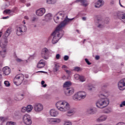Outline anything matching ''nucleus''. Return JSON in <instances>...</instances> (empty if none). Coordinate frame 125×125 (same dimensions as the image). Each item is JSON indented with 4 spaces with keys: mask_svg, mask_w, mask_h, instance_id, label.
<instances>
[{
    "mask_svg": "<svg viewBox=\"0 0 125 125\" xmlns=\"http://www.w3.org/2000/svg\"><path fill=\"white\" fill-rule=\"evenodd\" d=\"M85 61L86 63H87V64L88 65H91V63H90V62H89V61H88V59H85Z\"/></svg>",
    "mask_w": 125,
    "mask_h": 125,
    "instance_id": "8fccbe9b",
    "label": "nucleus"
},
{
    "mask_svg": "<svg viewBox=\"0 0 125 125\" xmlns=\"http://www.w3.org/2000/svg\"><path fill=\"white\" fill-rule=\"evenodd\" d=\"M63 125H72V123L70 121H66L64 123Z\"/></svg>",
    "mask_w": 125,
    "mask_h": 125,
    "instance_id": "c03bdc74",
    "label": "nucleus"
},
{
    "mask_svg": "<svg viewBox=\"0 0 125 125\" xmlns=\"http://www.w3.org/2000/svg\"><path fill=\"white\" fill-rule=\"evenodd\" d=\"M11 12V10H10V9H6L3 12V14H8V13H10Z\"/></svg>",
    "mask_w": 125,
    "mask_h": 125,
    "instance_id": "e433bc0d",
    "label": "nucleus"
},
{
    "mask_svg": "<svg viewBox=\"0 0 125 125\" xmlns=\"http://www.w3.org/2000/svg\"><path fill=\"white\" fill-rule=\"evenodd\" d=\"M81 70V68L80 67H76L74 69V71H77V72H79V71Z\"/></svg>",
    "mask_w": 125,
    "mask_h": 125,
    "instance_id": "09e8293b",
    "label": "nucleus"
},
{
    "mask_svg": "<svg viewBox=\"0 0 125 125\" xmlns=\"http://www.w3.org/2000/svg\"><path fill=\"white\" fill-rule=\"evenodd\" d=\"M111 112H112V110H110V109H106L104 111V113L105 114H110V113H111Z\"/></svg>",
    "mask_w": 125,
    "mask_h": 125,
    "instance_id": "ea45409f",
    "label": "nucleus"
},
{
    "mask_svg": "<svg viewBox=\"0 0 125 125\" xmlns=\"http://www.w3.org/2000/svg\"><path fill=\"white\" fill-rule=\"evenodd\" d=\"M110 101L107 98H102L96 102V105L98 108L102 109L103 108L107 107Z\"/></svg>",
    "mask_w": 125,
    "mask_h": 125,
    "instance_id": "f03ea898",
    "label": "nucleus"
},
{
    "mask_svg": "<svg viewBox=\"0 0 125 125\" xmlns=\"http://www.w3.org/2000/svg\"><path fill=\"white\" fill-rule=\"evenodd\" d=\"M82 20H83V21H85L86 20V18L85 17H83L82 18Z\"/></svg>",
    "mask_w": 125,
    "mask_h": 125,
    "instance_id": "13d9d810",
    "label": "nucleus"
},
{
    "mask_svg": "<svg viewBox=\"0 0 125 125\" xmlns=\"http://www.w3.org/2000/svg\"><path fill=\"white\" fill-rule=\"evenodd\" d=\"M57 0H46V2L48 4H54L56 3Z\"/></svg>",
    "mask_w": 125,
    "mask_h": 125,
    "instance_id": "2f4dec72",
    "label": "nucleus"
},
{
    "mask_svg": "<svg viewBox=\"0 0 125 125\" xmlns=\"http://www.w3.org/2000/svg\"><path fill=\"white\" fill-rule=\"evenodd\" d=\"M58 15L61 18L62 20H63V18L65 17V14H64V11L60 12L58 13Z\"/></svg>",
    "mask_w": 125,
    "mask_h": 125,
    "instance_id": "7c9ffc66",
    "label": "nucleus"
},
{
    "mask_svg": "<svg viewBox=\"0 0 125 125\" xmlns=\"http://www.w3.org/2000/svg\"><path fill=\"white\" fill-rule=\"evenodd\" d=\"M73 100H75V101H78V100H81V99L80 97L79 96V94L78 93L75 94L73 96Z\"/></svg>",
    "mask_w": 125,
    "mask_h": 125,
    "instance_id": "bb28decb",
    "label": "nucleus"
},
{
    "mask_svg": "<svg viewBox=\"0 0 125 125\" xmlns=\"http://www.w3.org/2000/svg\"><path fill=\"white\" fill-rule=\"evenodd\" d=\"M54 65L55 66L53 68V71L55 73H56V72H58V71H59L60 65H59V63L57 62H54Z\"/></svg>",
    "mask_w": 125,
    "mask_h": 125,
    "instance_id": "412c9836",
    "label": "nucleus"
},
{
    "mask_svg": "<svg viewBox=\"0 0 125 125\" xmlns=\"http://www.w3.org/2000/svg\"><path fill=\"white\" fill-rule=\"evenodd\" d=\"M33 109H34V106L31 104H29L26 106V112L30 113V112H32Z\"/></svg>",
    "mask_w": 125,
    "mask_h": 125,
    "instance_id": "5701e85b",
    "label": "nucleus"
},
{
    "mask_svg": "<svg viewBox=\"0 0 125 125\" xmlns=\"http://www.w3.org/2000/svg\"><path fill=\"white\" fill-rule=\"evenodd\" d=\"M2 70L3 74L4 75H5V76H8V75L10 74V72H11V71L10 70V68H9L8 66L3 67Z\"/></svg>",
    "mask_w": 125,
    "mask_h": 125,
    "instance_id": "dca6fc26",
    "label": "nucleus"
},
{
    "mask_svg": "<svg viewBox=\"0 0 125 125\" xmlns=\"http://www.w3.org/2000/svg\"><path fill=\"white\" fill-rule=\"evenodd\" d=\"M74 110H70L67 112V116H68V117H70V116H72L73 114H74Z\"/></svg>",
    "mask_w": 125,
    "mask_h": 125,
    "instance_id": "72a5a7b5",
    "label": "nucleus"
},
{
    "mask_svg": "<svg viewBox=\"0 0 125 125\" xmlns=\"http://www.w3.org/2000/svg\"><path fill=\"white\" fill-rule=\"evenodd\" d=\"M103 5H104V1H103V0H99L96 2L95 7L96 8H99L102 6H103Z\"/></svg>",
    "mask_w": 125,
    "mask_h": 125,
    "instance_id": "2eb2a0df",
    "label": "nucleus"
},
{
    "mask_svg": "<svg viewBox=\"0 0 125 125\" xmlns=\"http://www.w3.org/2000/svg\"><path fill=\"white\" fill-rule=\"evenodd\" d=\"M100 59V57H99V56H96L95 57L96 60H99Z\"/></svg>",
    "mask_w": 125,
    "mask_h": 125,
    "instance_id": "864d4df0",
    "label": "nucleus"
},
{
    "mask_svg": "<svg viewBox=\"0 0 125 125\" xmlns=\"http://www.w3.org/2000/svg\"><path fill=\"white\" fill-rule=\"evenodd\" d=\"M76 2H81L82 5L85 7L88 5V2L86 0H76Z\"/></svg>",
    "mask_w": 125,
    "mask_h": 125,
    "instance_id": "aec40b11",
    "label": "nucleus"
},
{
    "mask_svg": "<svg viewBox=\"0 0 125 125\" xmlns=\"http://www.w3.org/2000/svg\"><path fill=\"white\" fill-rule=\"evenodd\" d=\"M77 93L78 94L79 98H80V100H81V99H84L86 97V94L83 91H80L77 92Z\"/></svg>",
    "mask_w": 125,
    "mask_h": 125,
    "instance_id": "a211bd4d",
    "label": "nucleus"
},
{
    "mask_svg": "<svg viewBox=\"0 0 125 125\" xmlns=\"http://www.w3.org/2000/svg\"><path fill=\"white\" fill-rule=\"evenodd\" d=\"M44 13H45V9L43 8H40L36 11V15L38 16H42Z\"/></svg>",
    "mask_w": 125,
    "mask_h": 125,
    "instance_id": "4468645a",
    "label": "nucleus"
},
{
    "mask_svg": "<svg viewBox=\"0 0 125 125\" xmlns=\"http://www.w3.org/2000/svg\"><path fill=\"white\" fill-rule=\"evenodd\" d=\"M23 121L25 125H32V120L31 119V117H30V115L28 114H25L23 116Z\"/></svg>",
    "mask_w": 125,
    "mask_h": 125,
    "instance_id": "423d86ee",
    "label": "nucleus"
},
{
    "mask_svg": "<svg viewBox=\"0 0 125 125\" xmlns=\"http://www.w3.org/2000/svg\"><path fill=\"white\" fill-rule=\"evenodd\" d=\"M33 109L36 113H41L43 110V105L41 103H35L33 105Z\"/></svg>",
    "mask_w": 125,
    "mask_h": 125,
    "instance_id": "20e7f679",
    "label": "nucleus"
},
{
    "mask_svg": "<svg viewBox=\"0 0 125 125\" xmlns=\"http://www.w3.org/2000/svg\"><path fill=\"white\" fill-rule=\"evenodd\" d=\"M45 82H44V81H42L41 82V84H42V87H46V86H47V84H44Z\"/></svg>",
    "mask_w": 125,
    "mask_h": 125,
    "instance_id": "4c0bfd02",
    "label": "nucleus"
},
{
    "mask_svg": "<svg viewBox=\"0 0 125 125\" xmlns=\"http://www.w3.org/2000/svg\"><path fill=\"white\" fill-rule=\"evenodd\" d=\"M5 52H6V50H4L3 51V52H1L0 53H5Z\"/></svg>",
    "mask_w": 125,
    "mask_h": 125,
    "instance_id": "0e129e2a",
    "label": "nucleus"
},
{
    "mask_svg": "<svg viewBox=\"0 0 125 125\" xmlns=\"http://www.w3.org/2000/svg\"><path fill=\"white\" fill-rule=\"evenodd\" d=\"M61 122L60 119H55V118H48L47 123L48 124H59Z\"/></svg>",
    "mask_w": 125,
    "mask_h": 125,
    "instance_id": "f8f14e48",
    "label": "nucleus"
},
{
    "mask_svg": "<svg viewBox=\"0 0 125 125\" xmlns=\"http://www.w3.org/2000/svg\"><path fill=\"white\" fill-rule=\"evenodd\" d=\"M97 112V109L96 107H92L88 108L86 110V113L88 115H94V114H96Z\"/></svg>",
    "mask_w": 125,
    "mask_h": 125,
    "instance_id": "9b49d317",
    "label": "nucleus"
},
{
    "mask_svg": "<svg viewBox=\"0 0 125 125\" xmlns=\"http://www.w3.org/2000/svg\"><path fill=\"white\" fill-rule=\"evenodd\" d=\"M24 79V75L22 74H18L15 76L14 80V83L16 84V85H20V84L23 83Z\"/></svg>",
    "mask_w": 125,
    "mask_h": 125,
    "instance_id": "7ed1b4c3",
    "label": "nucleus"
},
{
    "mask_svg": "<svg viewBox=\"0 0 125 125\" xmlns=\"http://www.w3.org/2000/svg\"><path fill=\"white\" fill-rule=\"evenodd\" d=\"M44 66H45V62H44V60H41L37 64V68L41 69L42 68H43Z\"/></svg>",
    "mask_w": 125,
    "mask_h": 125,
    "instance_id": "f3484780",
    "label": "nucleus"
},
{
    "mask_svg": "<svg viewBox=\"0 0 125 125\" xmlns=\"http://www.w3.org/2000/svg\"><path fill=\"white\" fill-rule=\"evenodd\" d=\"M26 6L28 7L31 5V3H28L26 4Z\"/></svg>",
    "mask_w": 125,
    "mask_h": 125,
    "instance_id": "052dcab7",
    "label": "nucleus"
},
{
    "mask_svg": "<svg viewBox=\"0 0 125 125\" xmlns=\"http://www.w3.org/2000/svg\"><path fill=\"white\" fill-rule=\"evenodd\" d=\"M21 96L22 97L21 99L16 98V99H15V100H16V101H20V100H22V99L24 98V94H21Z\"/></svg>",
    "mask_w": 125,
    "mask_h": 125,
    "instance_id": "a19ab883",
    "label": "nucleus"
},
{
    "mask_svg": "<svg viewBox=\"0 0 125 125\" xmlns=\"http://www.w3.org/2000/svg\"><path fill=\"white\" fill-rule=\"evenodd\" d=\"M107 119H108V116L106 115H103L100 116L97 119V122H98L99 123H102L103 122H105V121H106Z\"/></svg>",
    "mask_w": 125,
    "mask_h": 125,
    "instance_id": "ddd939ff",
    "label": "nucleus"
},
{
    "mask_svg": "<svg viewBox=\"0 0 125 125\" xmlns=\"http://www.w3.org/2000/svg\"><path fill=\"white\" fill-rule=\"evenodd\" d=\"M51 17H52V15L51 14L49 13L45 16V21H48L51 19Z\"/></svg>",
    "mask_w": 125,
    "mask_h": 125,
    "instance_id": "a878e982",
    "label": "nucleus"
},
{
    "mask_svg": "<svg viewBox=\"0 0 125 125\" xmlns=\"http://www.w3.org/2000/svg\"><path fill=\"white\" fill-rule=\"evenodd\" d=\"M20 1L22 3H25V2H26V0H20Z\"/></svg>",
    "mask_w": 125,
    "mask_h": 125,
    "instance_id": "6e6d98bb",
    "label": "nucleus"
},
{
    "mask_svg": "<svg viewBox=\"0 0 125 125\" xmlns=\"http://www.w3.org/2000/svg\"><path fill=\"white\" fill-rule=\"evenodd\" d=\"M48 53V49L46 48H44L42 49V52H41V55L42 58L43 59H45V60H47L48 59V58L46 56H47V54Z\"/></svg>",
    "mask_w": 125,
    "mask_h": 125,
    "instance_id": "1a4fd4ad",
    "label": "nucleus"
},
{
    "mask_svg": "<svg viewBox=\"0 0 125 125\" xmlns=\"http://www.w3.org/2000/svg\"><path fill=\"white\" fill-rule=\"evenodd\" d=\"M6 125H16V123L10 121L7 122Z\"/></svg>",
    "mask_w": 125,
    "mask_h": 125,
    "instance_id": "58836bf2",
    "label": "nucleus"
},
{
    "mask_svg": "<svg viewBox=\"0 0 125 125\" xmlns=\"http://www.w3.org/2000/svg\"><path fill=\"white\" fill-rule=\"evenodd\" d=\"M60 19V16L57 17V20H59Z\"/></svg>",
    "mask_w": 125,
    "mask_h": 125,
    "instance_id": "69168bd1",
    "label": "nucleus"
},
{
    "mask_svg": "<svg viewBox=\"0 0 125 125\" xmlns=\"http://www.w3.org/2000/svg\"><path fill=\"white\" fill-rule=\"evenodd\" d=\"M63 68H67V66H66L65 65H62V68L63 69Z\"/></svg>",
    "mask_w": 125,
    "mask_h": 125,
    "instance_id": "e2e57ef3",
    "label": "nucleus"
},
{
    "mask_svg": "<svg viewBox=\"0 0 125 125\" xmlns=\"http://www.w3.org/2000/svg\"><path fill=\"white\" fill-rule=\"evenodd\" d=\"M39 19L37 17H33L31 19V21L33 23H35V22H38Z\"/></svg>",
    "mask_w": 125,
    "mask_h": 125,
    "instance_id": "f704fd0d",
    "label": "nucleus"
},
{
    "mask_svg": "<svg viewBox=\"0 0 125 125\" xmlns=\"http://www.w3.org/2000/svg\"><path fill=\"white\" fill-rule=\"evenodd\" d=\"M27 31V27L25 25H21L17 28V36H22Z\"/></svg>",
    "mask_w": 125,
    "mask_h": 125,
    "instance_id": "39448f33",
    "label": "nucleus"
},
{
    "mask_svg": "<svg viewBox=\"0 0 125 125\" xmlns=\"http://www.w3.org/2000/svg\"><path fill=\"white\" fill-rule=\"evenodd\" d=\"M74 92H75V89L73 88L67 87L65 91V94L66 96H71L74 94Z\"/></svg>",
    "mask_w": 125,
    "mask_h": 125,
    "instance_id": "6e6552de",
    "label": "nucleus"
},
{
    "mask_svg": "<svg viewBox=\"0 0 125 125\" xmlns=\"http://www.w3.org/2000/svg\"><path fill=\"white\" fill-rule=\"evenodd\" d=\"M119 3H120L121 6H122V7H123V6L122 5V4H121V0H119Z\"/></svg>",
    "mask_w": 125,
    "mask_h": 125,
    "instance_id": "774afa93",
    "label": "nucleus"
},
{
    "mask_svg": "<svg viewBox=\"0 0 125 125\" xmlns=\"http://www.w3.org/2000/svg\"><path fill=\"white\" fill-rule=\"evenodd\" d=\"M63 59L64 61H67V60H69V56L65 55L63 57Z\"/></svg>",
    "mask_w": 125,
    "mask_h": 125,
    "instance_id": "a18cd8bd",
    "label": "nucleus"
},
{
    "mask_svg": "<svg viewBox=\"0 0 125 125\" xmlns=\"http://www.w3.org/2000/svg\"><path fill=\"white\" fill-rule=\"evenodd\" d=\"M9 18V17L7 16V17H4L2 18V19H8Z\"/></svg>",
    "mask_w": 125,
    "mask_h": 125,
    "instance_id": "4d7b16f0",
    "label": "nucleus"
},
{
    "mask_svg": "<svg viewBox=\"0 0 125 125\" xmlns=\"http://www.w3.org/2000/svg\"><path fill=\"white\" fill-rule=\"evenodd\" d=\"M24 19H26L27 20H28V19H29V17H28V16H24Z\"/></svg>",
    "mask_w": 125,
    "mask_h": 125,
    "instance_id": "680f3d73",
    "label": "nucleus"
},
{
    "mask_svg": "<svg viewBox=\"0 0 125 125\" xmlns=\"http://www.w3.org/2000/svg\"><path fill=\"white\" fill-rule=\"evenodd\" d=\"M16 61H17L18 63H28V61L27 60L24 61L20 58H17L16 60Z\"/></svg>",
    "mask_w": 125,
    "mask_h": 125,
    "instance_id": "cd10ccee",
    "label": "nucleus"
},
{
    "mask_svg": "<svg viewBox=\"0 0 125 125\" xmlns=\"http://www.w3.org/2000/svg\"><path fill=\"white\" fill-rule=\"evenodd\" d=\"M118 18H119V19H122L124 23H125V13L118 15Z\"/></svg>",
    "mask_w": 125,
    "mask_h": 125,
    "instance_id": "c85d7f7f",
    "label": "nucleus"
},
{
    "mask_svg": "<svg viewBox=\"0 0 125 125\" xmlns=\"http://www.w3.org/2000/svg\"><path fill=\"white\" fill-rule=\"evenodd\" d=\"M114 0H111L110 1V4L111 5H113V4H114Z\"/></svg>",
    "mask_w": 125,
    "mask_h": 125,
    "instance_id": "bf43d9fd",
    "label": "nucleus"
},
{
    "mask_svg": "<svg viewBox=\"0 0 125 125\" xmlns=\"http://www.w3.org/2000/svg\"><path fill=\"white\" fill-rule=\"evenodd\" d=\"M116 125H125V123L124 122H119Z\"/></svg>",
    "mask_w": 125,
    "mask_h": 125,
    "instance_id": "603ef678",
    "label": "nucleus"
},
{
    "mask_svg": "<svg viewBox=\"0 0 125 125\" xmlns=\"http://www.w3.org/2000/svg\"><path fill=\"white\" fill-rule=\"evenodd\" d=\"M98 28H99L100 29H102V28H104V25L103 24V21L101 20H99L98 21Z\"/></svg>",
    "mask_w": 125,
    "mask_h": 125,
    "instance_id": "393cba45",
    "label": "nucleus"
},
{
    "mask_svg": "<svg viewBox=\"0 0 125 125\" xmlns=\"http://www.w3.org/2000/svg\"><path fill=\"white\" fill-rule=\"evenodd\" d=\"M21 112H23V113H24V112H27V107H23L21 109Z\"/></svg>",
    "mask_w": 125,
    "mask_h": 125,
    "instance_id": "de8ad7c7",
    "label": "nucleus"
},
{
    "mask_svg": "<svg viewBox=\"0 0 125 125\" xmlns=\"http://www.w3.org/2000/svg\"><path fill=\"white\" fill-rule=\"evenodd\" d=\"M79 80L80 82L83 83V82H85V78L84 76H80L79 78Z\"/></svg>",
    "mask_w": 125,
    "mask_h": 125,
    "instance_id": "473e14b6",
    "label": "nucleus"
},
{
    "mask_svg": "<svg viewBox=\"0 0 125 125\" xmlns=\"http://www.w3.org/2000/svg\"><path fill=\"white\" fill-rule=\"evenodd\" d=\"M10 33H11V30H10V28H8L4 34V38H8V37L10 35Z\"/></svg>",
    "mask_w": 125,
    "mask_h": 125,
    "instance_id": "b1692460",
    "label": "nucleus"
},
{
    "mask_svg": "<svg viewBox=\"0 0 125 125\" xmlns=\"http://www.w3.org/2000/svg\"><path fill=\"white\" fill-rule=\"evenodd\" d=\"M56 59H57V60H59L60 58V54H57L56 55Z\"/></svg>",
    "mask_w": 125,
    "mask_h": 125,
    "instance_id": "3c124183",
    "label": "nucleus"
},
{
    "mask_svg": "<svg viewBox=\"0 0 125 125\" xmlns=\"http://www.w3.org/2000/svg\"><path fill=\"white\" fill-rule=\"evenodd\" d=\"M75 19V18L72 19L68 18V16H66L64 19V20L62 21L59 26H57L55 31L52 34V36H53V39L52 40V43H57L60 39L63 37L64 35V31L62 30V28H64L66 25H68L69 22H72L73 20Z\"/></svg>",
    "mask_w": 125,
    "mask_h": 125,
    "instance_id": "f257e3e1",
    "label": "nucleus"
},
{
    "mask_svg": "<svg viewBox=\"0 0 125 125\" xmlns=\"http://www.w3.org/2000/svg\"><path fill=\"white\" fill-rule=\"evenodd\" d=\"M70 108L71 107L70 106L69 103L65 101L63 105H62V107H61L60 109V111H62V112H65L66 111H69Z\"/></svg>",
    "mask_w": 125,
    "mask_h": 125,
    "instance_id": "0eeeda50",
    "label": "nucleus"
},
{
    "mask_svg": "<svg viewBox=\"0 0 125 125\" xmlns=\"http://www.w3.org/2000/svg\"><path fill=\"white\" fill-rule=\"evenodd\" d=\"M72 85V83L71 82H66L63 84V87H69V86H71Z\"/></svg>",
    "mask_w": 125,
    "mask_h": 125,
    "instance_id": "c756f323",
    "label": "nucleus"
},
{
    "mask_svg": "<svg viewBox=\"0 0 125 125\" xmlns=\"http://www.w3.org/2000/svg\"><path fill=\"white\" fill-rule=\"evenodd\" d=\"M124 106H125V101L122 102L121 104H120V108H122V107H124Z\"/></svg>",
    "mask_w": 125,
    "mask_h": 125,
    "instance_id": "79ce46f5",
    "label": "nucleus"
},
{
    "mask_svg": "<svg viewBox=\"0 0 125 125\" xmlns=\"http://www.w3.org/2000/svg\"><path fill=\"white\" fill-rule=\"evenodd\" d=\"M6 121V118L3 117H0V121L1 123H4Z\"/></svg>",
    "mask_w": 125,
    "mask_h": 125,
    "instance_id": "c9c22d12",
    "label": "nucleus"
},
{
    "mask_svg": "<svg viewBox=\"0 0 125 125\" xmlns=\"http://www.w3.org/2000/svg\"><path fill=\"white\" fill-rule=\"evenodd\" d=\"M65 72H66L67 74H68V75L71 74V71L70 70H65Z\"/></svg>",
    "mask_w": 125,
    "mask_h": 125,
    "instance_id": "5fc2aeb1",
    "label": "nucleus"
},
{
    "mask_svg": "<svg viewBox=\"0 0 125 125\" xmlns=\"http://www.w3.org/2000/svg\"><path fill=\"white\" fill-rule=\"evenodd\" d=\"M80 77H81V76H80L79 75H78V74H76L74 75V78H75V79H76V80H79Z\"/></svg>",
    "mask_w": 125,
    "mask_h": 125,
    "instance_id": "49530a36",
    "label": "nucleus"
},
{
    "mask_svg": "<svg viewBox=\"0 0 125 125\" xmlns=\"http://www.w3.org/2000/svg\"><path fill=\"white\" fill-rule=\"evenodd\" d=\"M50 114L51 117H56L58 115V112L55 109H51L50 111Z\"/></svg>",
    "mask_w": 125,
    "mask_h": 125,
    "instance_id": "4be33fe9",
    "label": "nucleus"
},
{
    "mask_svg": "<svg viewBox=\"0 0 125 125\" xmlns=\"http://www.w3.org/2000/svg\"><path fill=\"white\" fill-rule=\"evenodd\" d=\"M4 84L6 86H10V83L8 81H5L4 82Z\"/></svg>",
    "mask_w": 125,
    "mask_h": 125,
    "instance_id": "37998d69",
    "label": "nucleus"
},
{
    "mask_svg": "<svg viewBox=\"0 0 125 125\" xmlns=\"http://www.w3.org/2000/svg\"><path fill=\"white\" fill-rule=\"evenodd\" d=\"M64 103H65V101H60L58 102L56 104V106L57 109H58V110H60V108H61V107H63V105H64Z\"/></svg>",
    "mask_w": 125,
    "mask_h": 125,
    "instance_id": "6ab92c4d",
    "label": "nucleus"
},
{
    "mask_svg": "<svg viewBox=\"0 0 125 125\" xmlns=\"http://www.w3.org/2000/svg\"><path fill=\"white\" fill-rule=\"evenodd\" d=\"M2 35V32L1 31L0 32V38L1 37V35Z\"/></svg>",
    "mask_w": 125,
    "mask_h": 125,
    "instance_id": "338daca9",
    "label": "nucleus"
},
{
    "mask_svg": "<svg viewBox=\"0 0 125 125\" xmlns=\"http://www.w3.org/2000/svg\"><path fill=\"white\" fill-rule=\"evenodd\" d=\"M118 86L120 90H124L125 89L123 87L125 86V78L121 80L118 82Z\"/></svg>",
    "mask_w": 125,
    "mask_h": 125,
    "instance_id": "9d476101",
    "label": "nucleus"
}]
</instances>
